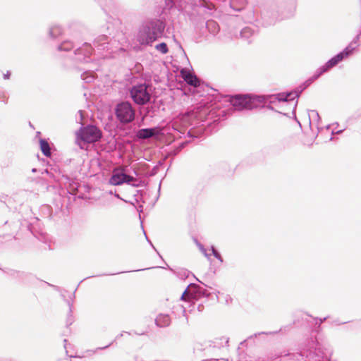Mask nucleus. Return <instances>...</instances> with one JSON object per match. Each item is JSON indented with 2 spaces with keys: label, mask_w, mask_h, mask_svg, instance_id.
I'll list each match as a JSON object with an SVG mask.
<instances>
[{
  "label": "nucleus",
  "mask_w": 361,
  "mask_h": 361,
  "mask_svg": "<svg viewBox=\"0 0 361 361\" xmlns=\"http://www.w3.org/2000/svg\"><path fill=\"white\" fill-rule=\"evenodd\" d=\"M359 38L360 35H357L356 37L349 44V45L346 47L341 52L332 57L324 66L317 69L313 76L306 80L302 86L299 87V88L290 92L279 94L276 97H274V99H277L280 102H281L283 103H286L287 102L293 101L295 99L299 97L300 93L313 81L319 78L322 74L327 72L331 68L336 66L345 58H347L351 55L357 46Z\"/></svg>",
  "instance_id": "obj_1"
},
{
  "label": "nucleus",
  "mask_w": 361,
  "mask_h": 361,
  "mask_svg": "<svg viewBox=\"0 0 361 361\" xmlns=\"http://www.w3.org/2000/svg\"><path fill=\"white\" fill-rule=\"evenodd\" d=\"M166 20L169 18L163 16L161 19L155 18L145 21L137 32V42L142 45H152L154 42L162 37Z\"/></svg>",
  "instance_id": "obj_2"
},
{
  "label": "nucleus",
  "mask_w": 361,
  "mask_h": 361,
  "mask_svg": "<svg viewBox=\"0 0 361 361\" xmlns=\"http://www.w3.org/2000/svg\"><path fill=\"white\" fill-rule=\"evenodd\" d=\"M111 44V42L109 40V37L105 35H99L97 37L94 42H93V46L94 48L92 47L91 44L85 43L83 44L82 47L78 48L75 51L74 54L75 55H81L83 54L84 57L78 56L77 58V60L78 61H86V58H89L90 56L92 54V51H97L99 54H100L102 51L106 50H111V47H110Z\"/></svg>",
  "instance_id": "obj_3"
},
{
  "label": "nucleus",
  "mask_w": 361,
  "mask_h": 361,
  "mask_svg": "<svg viewBox=\"0 0 361 361\" xmlns=\"http://www.w3.org/2000/svg\"><path fill=\"white\" fill-rule=\"evenodd\" d=\"M133 101L138 105H145L151 99V85L147 82L134 84L130 88Z\"/></svg>",
  "instance_id": "obj_4"
},
{
  "label": "nucleus",
  "mask_w": 361,
  "mask_h": 361,
  "mask_svg": "<svg viewBox=\"0 0 361 361\" xmlns=\"http://www.w3.org/2000/svg\"><path fill=\"white\" fill-rule=\"evenodd\" d=\"M75 135V142L82 149L83 147L81 145V142L93 143L98 141L102 137V132L96 126L90 125L86 127H81Z\"/></svg>",
  "instance_id": "obj_5"
},
{
  "label": "nucleus",
  "mask_w": 361,
  "mask_h": 361,
  "mask_svg": "<svg viewBox=\"0 0 361 361\" xmlns=\"http://www.w3.org/2000/svg\"><path fill=\"white\" fill-rule=\"evenodd\" d=\"M115 114L121 123L127 124L134 121L135 111L129 102H121L116 105Z\"/></svg>",
  "instance_id": "obj_6"
},
{
  "label": "nucleus",
  "mask_w": 361,
  "mask_h": 361,
  "mask_svg": "<svg viewBox=\"0 0 361 361\" xmlns=\"http://www.w3.org/2000/svg\"><path fill=\"white\" fill-rule=\"evenodd\" d=\"M141 181L126 173L115 170L109 179V183L113 185H120L123 183H128L133 187H140Z\"/></svg>",
  "instance_id": "obj_7"
},
{
  "label": "nucleus",
  "mask_w": 361,
  "mask_h": 361,
  "mask_svg": "<svg viewBox=\"0 0 361 361\" xmlns=\"http://www.w3.org/2000/svg\"><path fill=\"white\" fill-rule=\"evenodd\" d=\"M229 102L233 109L237 111L252 109L256 106L254 104V98L247 95H235L231 97Z\"/></svg>",
  "instance_id": "obj_8"
},
{
  "label": "nucleus",
  "mask_w": 361,
  "mask_h": 361,
  "mask_svg": "<svg viewBox=\"0 0 361 361\" xmlns=\"http://www.w3.org/2000/svg\"><path fill=\"white\" fill-rule=\"evenodd\" d=\"M161 130L159 128H142L137 130L136 136L138 139L145 140L159 135Z\"/></svg>",
  "instance_id": "obj_9"
},
{
  "label": "nucleus",
  "mask_w": 361,
  "mask_h": 361,
  "mask_svg": "<svg viewBox=\"0 0 361 361\" xmlns=\"http://www.w3.org/2000/svg\"><path fill=\"white\" fill-rule=\"evenodd\" d=\"M180 75L183 80L190 85L197 87L200 85V81L196 75L192 74L188 70L183 68L180 71Z\"/></svg>",
  "instance_id": "obj_10"
},
{
  "label": "nucleus",
  "mask_w": 361,
  "mask_h": 361,
  "mask_svg": "<svg viewBox=\"0 0 361 361\" xmlns=\"http://www.w3.org/2000/svg\"><path fill=\"white\" fill-rule=\"evenodd\" d=\"M319 353H322L320 347H316L314 350L312 349L304 350L301 353V356H305L307 361H321L320 358L322 356Z\"/></svg>",
  "instance_id": "obj_11"
},
{
  "label": "nucleus",
  "mask_w": 361,
  "mask_h": 361,
  "mask_svg": "<svg viewBox=\"0 0 361 361\" xmlns=\"http://www.w3.org/2000/svg\"><path fill=\"white\" fill-rule=\"evenodd\" d=\"M264 18H267V25H272L276 23L277 21L282 20L283 18L279 16L278 11L272 10L267 12L264 15Z\"/></svg>",
  "instance_id": "obj_12"
},
{
  "label": "nucleus",
  "mask_w": 361,
  "mask_h": 361,
  "mask_svg": "<svg viewBox=\"0 0 361 361\" xmlns=\"http://www.w3.org/2000/svg\"><path fill=\"white\" fill-rule=\"evenodd\" d=\"M155 323L159 327L169 326L171 324L170 316L167 314H159L155 319Z\"/></svg>",
  "instance_id": "obj_13"
},
{
  "label": "nucleus",
  "mask_w": 361,
  "mask_h": 361,
  "mask_svg": "<svg viewBox=\"0 0 361 361\" xmlns=\"http://www.w3.org/2000/svg\"><path fill=\"white\" fill-rule=\"evenodd\" d=\"M309 119H310V126L312 127L315 125L317 128L319 130L320 127L319 126V122L320 121V117L318 112L316 110H310L309 111Z\"/></svg>",
  "instance_id": "obj_14"
},
{
  "label": "nucleus",
  "mask_w": 361,
  "mask_h": 361,
  "mask_svg": "<svg viewBox=\"0 0 361 361\" xmlns=\"http://www.w3.org/2000/svg\"><path fill=\"white\" fill-rule=\"evenodd\" d=\"M63 33V30L59 25H52L49 30V37L56 39Z\"/></svg>",
  "instance_id": "obj_15"
},
{
  "label": "nucleus",
  "mask_w": 361,
  "mask_h": 361,
  "mask_svg": "<svg viewBox=\"0 0 361 361\" xmlns=\"http://www.w3.org/2000/svg\"><path fill=\"white\" fill-rule=\"evenodd\" d=\"M174 1V3L176 4L174 6H173V7L171 8H169L167 6H166V3L165 2V7L164 8V13H166V10H171L173 8H176L178 11H183L184 8H185V4H189L190 1V4H192V1L194 0H187L186 1H182L181 2V4H182V8H179L178 7V3H180V0H173Z\"/></svg>",
  "instance_id": "obj_16"
},
{
  "label": "nucleus",
  "mask_w": 361,
  "mask_h": 361,
  "mask_svg": "<svg viewBox=\"0 0 361 361\" xmlns=\"http://www.w3.org/2000/svg\"><path fill=\"white\" fill-rule=\"evenodd\" d=\"M39 143H40L41 150H42V153L44 154V155L46 157H50L51 154V149H50L48 142L45 140L41 139Z\"/></svg>",
  "instance_id": "obj_17"
},
{
  "label": "nucleus",
  "mask_w": 361,
  "mask_h": 361,
  "mask_svg": "<svg viewBox=\"0 0 361 361\" xmlns=\"http://www.w3.org/2000/svg\"><path fill=\"white\" fill-rule=\"evenodd\" d=\"M74 47L73 44L70 40L63 41L60 45L58 46L59 51H68Z\"/></svg>",
  "instance_id": "obj_18"
},
{
  "label": "nucleus",
  "mask_w": 361,
  "mask_h": 361,
  "mask_svg": "<svg viewBox=\"0 0 361 361\" xmlns=\"http://www.w3.org/2000/svg\"><path fill=\"white\" fill-rule=\"evenodd\" d=\"M81 79L86 83H90L94 80V73L92 71L84 72L81 75Z\"/></svg>",
  "instance_id": "obj_19"
},
{
  "label": "nucleus",
  "mask_w": 361,
  "mask_h": 361,
  "mask_svg": "<svg viewBox=\"0 0 361 361\" xmlns=\"http://www.w3.org/2000/svg\"><path fill=\"white\" fill-rule=\"evenodd\" d=\"M207 27L208 28L209 31L214 35L217 33L219 30L218 24L214 20L207 21Z\"/></svg>",
  "instance_id": "obj_20"
},
{
  "label": "nucleus",
  "mask_w": 361,
  "mask_h": 361,
  "mask_svg": "<svg viewBox=\"0 0 361 361\" xmlns=\"http://www.w3.org/2000/svg\"><path fill=\"white\" fill-rule=\"evenodd\" d=\"M254 33L253 30L250 27H244L240 32V36L243 38L248 39L251 36H252Z\"/></svg>",
  "instance_id": "obj_21"
},
{
  "label": "nucleus",
  "mask_w": 361,
  "mask_h": 361,
  "mask_svg": "<svg viewBox=\"0 0 361 361\" xmlns=\"http://www.w3.org/2000/svg\"><path fill=\"white\" fill-rule=\"evenodd\" d=\"M156 49L161 54H166L169 51L167 44L165 42H161L155 46Z\"/></svg>",
  "instance_id": "obj_22"
},
{
  "label": "nucleus",
  "mask_w": 361,
  "mask_h": 361,
  "mask_svg": "<svg viewBox=\"0 0 361 361\" xmlns=\"http://www.w3.org/2000/svg\"><path fill=\"white\" fill-rule=\"evenodd\" d=\"M68 306H69V314H68V318H67V324L71 325L73 322V317L72 315L73 305L70 302H68Z\"/></svg>",
  "instance_id": "obj_23"
},
{
  "label": "nucleus",
  "mask_w": 361,
  "mask_h": 361,
  "mask_svg": "<svg viewBox=\"0 0 361 361\" xmlns=\"http://www.w3.org/2000/svg\"><path fill=\"white\" fill-rule=\"evenodd\" d=\"M211 250L212 251V255L221 262H223V259L219 254V252L215 249L214 246L211 247Z\"/></svg>",
  "instance_id": "obj_24"
},
{
  "label": "nucleus",
  "mask_w": 361,
  "mask_h": 361,
  "mask_svg": "<svg viewBox=\"0 0 361 361\" xmlns=\"http://www.w3.org/2000/svg\"><path fill=\"white\" fill-rule=\"evenodd\" d=\"M187 0H180V3H178V7L179 8H182V4H181V2L182 1H186ZM166 3V6L169 7V8H171L173 7V6H174L176 4L174 3V1L173 0H165Z\"/></svg>",
  "instance_id": "obj_25"
},
{
  "label": "nucleus",
  "mask_w": 361,
  "mask_h": 361,
  "mask_svg": "<svg viewBox=\"0 0 361 361\" xmlns=\"http://www.w3.org/2000/svg\"><path fill=\"white\" fill-rule=\"evenodd\" d=\"M190 272L188 270L182 269L178 272V275L182 278L185 279L189 276Z\"/></svg>",
  "instance_id": "obj_26"
},
{
  "label": "nucleus",
  "mask_w": 361,
  "mask_h": 361,
  "mask_svg": "<svg viewBox=\"0 0 361 361\" xmlns=\"http://www.w3.org/2000/svg\"><path fill=\"white\" fill-rule=\"evenodd\" d=\"M190 293L188 292V288L185 290V291L182 293L181 296H180V300H186L187 299H188L190 296Z\"/></svg>",
  "instance_id": "obj_27"
},
{
  "label": "nucleus",
  "mask_w": 361,
  "mask_h": 361,
  "mask_svg": "<svg viewBox=\"0 0 361 361\" xmlns=\"http://www.w3.org/2000/svg\"><path fill=\"white\" fill-rule=\"evenodd\" d=\"M7 100H8V97L6 93L3 92V93L0 94V101L1 102H4V103H6Z\"/></svg>",
  "instance_id": "obj_28"
},
{
  "label": "nucleus",
  "mask_w": 361,
  "mask_h": 361,
  "mask_svg": "<svg viewBox=\"0 0 361 361\" xmlns=\"http://www.w3.org/2000/svg\"><path fill=\"white\" fill-rule=\"evenodd\" d=\"M202 253L208 259H210V255L207 253V250L204 247H202V249L200 250Z\"/></svg>",
  "instance_id": "obj_29"
},
{
  "label": "nucleus",
  "mask_w": 361,
  "mask_h": 361,
  "mask_svg": "<svg viewBox=\"0 0 361 361\" xmlns=\"http://www.w3.org/2000/svg\"><path fill=\"white\" fill-rule=\"evenodd\" d=\"M10 75H11V73L9 71H7L6 73L4 74V76H3L4 79H5V80L9 79Z\"/></svg>",
  "instance_id": "obj_30"
},
{
  "label": "nucleus",
  "mask_w": 361,
  "mask_h": 361,
  "mask_svg": "<svg viewBox=\"0 0 361 361\" xmlns=\"http://www.w3.org/2000/svg\"><path fill=\"white\" fill-rule=\"evenodd\" d=\"M177 308H178V309L180 310V311L183 314H185V307H183V306L179 305V306H178V307H177Z\"/></svg>",
  "instance_id": "obj_31"
},
{
  "label": "nucleus",
  "mask_w": 361,
  "mask_h": 361,
  "mask_svg": "<svg viewBox=\"0 0 361 361\" xmlns=\"http://www.w3.org/2000/svg\"><path fill=\"white\" fill-rule=\"evenodd\" d=\"M195 243L200 250L204 247V246L200 243H199L197 240H195Z\"/></svg>",
  "instance_id": "obj_32"
},
{
  "label": "nucleus",
  "mask_w": 361,
  "mask_h": 361,
  "mask_svg": "<svg viewBox=\"0 0 361 361\" xmlns=\"http://www.w3.org/2000/svg\"><path fill=\"white\" fill-rule=\"evenodd\" d=\"M195 243L200 250L204 247V246L200 243H199L197 240H195Z\"/></svg>",
  "instance_id": "obj_33"
},
{
  "label": "nucleus",
  "mask_w": 361,
  "mask_h": 361,
  "mask_svg": "<svg viewBox=\"0 0 361 361\" xmlns=\"http://www.w3.org/2000/svg\"><path fill=\"white\" fill-rule=\"evenodd\" d=\"M326 319V317H324L323 319H319V324H322L324 321Z\"/></svg>",
  "instance_id": "obj_34"
},
{
  "label": "nucleus",
  "mask_w": 361,
  "mask_h": 361,
  "mask_svg": "<svg viewBox=\"0 0 361 361\" xmlns=\"http://www.w3.org/2000/svg\"><path fill=\"white\" fill-rule=\"evenodd\" d=\"M342 131H343L342 130H338V131H336V133H334V131H332V134H334V133H336V134H339V133H341Z\"/></svg>",
  "instance_id": "obj_35"
},
{
  "label": "nucleus",
  "mask_w": 361,
  "mask_h": 361,
  "mask_svg": "<svg viewBox=\"0 0 361 361\" xmlns=\"http://www.w3.org/2000/svg\"><path fill=\"white\" fill-rule=\"evenodd\" d=\"M63 342H64V343H65V344H64V348H65V349H66V343H67L68 341H67L66 339H64V340H63Z\"/></svg>",
  "instance_id": "obj_36"
},
{
  "label": "nucleus",
  "mask_w": 361,
  "mask_h": 361,
  "mask_svg": "<svg viewBox=\"0 0 361 361\" xmlns=\"http://www.w3.org/2000/svg\"><path fill=\"white\" fill-rule=\"evenodd\" d=\"M78 113L80 114V118H81V120H82V111L81 110H80V111H78Z\"/></svg>",
  "instance_id": "obj_37"
},
{
  "label": "nucleus",
  "mask_w": 361,
  "mask_h": 361,
  "mask_svg": "<svg viewBox=\"0 0 361 361\" xmlns=\"http://www.w3.org/2000/svg\"><path fill=\"white\" fill-rule=\"evenodd\" d=\"M312 345H314V343H312ZM316 347H319L318 344H317L315 346H312L310 349L315 348Z\"/></svg>",
  "instance_id": "obj_38"
},
{
  "label": "nucleus",
  "mask_w": 361,
  "mask_h": 361,
  "mask_svg": "<svg viewBox=\"0 0 361 361\" xmlns=\"http://www.w3.org/2000/svg\"><path fill=\"white\" fill-rule=\"evenodd\" d=\"M36 171H37V169H35V168H34V169H32V173H35Z\"/></svg>",
  "instance_id": "obj_39"
},
{
  "label": "nucleus",
  "mask_w": 361,
  "mask_h": 361,
  "mask_svg": "<svg viewBox=\"0 0 361 361\" xmlns=\"http://www.w3.org/2000/svg\"><path fill=\"white\" fill-rule=\"evenodd\" d=\"M296 105H297V102H295V104H294V109H293V111H295V107H296Z\"/></svg>",
  "instance_id": "obj_40"
},
{
  "label": "nucleus",
  "mask_w": 361,
  "mask_h": 361,
  "mask_svg": "<svg viewBox=\"0 0 361 361\" xmlns=\"http://www.w3.org/2000/svg\"><path fill=\"white\" fill-rule=\"evenodd\" d=\"M109 345H106V346H104V347H103V348H100V349H104V348H108Z\"/></svg>",
  "instance_id": "obj_41"
},
{
  "label": "nucleus",
  "mask_w": 361,
  "mask_h": 361,
  "mask_svg": "<svg viewBox=\"0 0 361 361\" xmlns=\"http://www.w3.org/2000/svg\"><path fill=\"white\" fill-rule=\"evenodd\" d=\"M115 196L117 197V198H120V196L118 194H116Z\"/></svg>",
  "instance_id": "obj_42"
},
{
  "label": "nucleus",
  "mask_w": 361,
  "mask_h": 361,
  "mask_svg": "<svg viewBox=\"0 0 361 361\" xmlns=\"http://www.w3.org/2000/svg\"><path fill=\"white\" fill-rule=\"evenodd\" d=\"M146 269H138L137 271H143V270H145Z\"/></svg>",
  "instance_id": "obj_43"
},
{
  "label": "nucleus",
  "mask_w": 361,
  "mask_h": 361,
  "mask_svg": "<svg viewBox=\"0 0 361 361\" xmlns=\"http://www.w3.org/2000/svg\"><path fill=\"white\" fill-rule=\"evenodd\" d=\"M44 173H48V171H47V170H45V171H44Z\"/></svg>",
  "instance_id": "obj_44"
}]
</instances>
